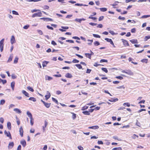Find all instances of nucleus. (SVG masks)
I'll return each instance as SVG.
<instances>
[{
    "label": "nucleus",
    "mask_w": 150,
    "mask_h": 150,
    "mask_svg": "<svg viewBox=\"0 0 150 150\" xmlns=\"http://www.w3.org/2000/svg\"><path fill=\"white\" fill-rule=\"evenodd\" d=\"M108 62V61L107 60L105 59H101L100 61V62L102 63V62Z\"/></svg>",
    "instance_id": "nucleus-51"
},
{
    "label": "nucleus",
    "mask_w": 150,
    "mask_h": 150,
    "mask_svg": "<svg viewBox=\"0 0 150 150\" xmlns=\"http://www.w3.org/2000/svg\"><path fill=\"white\" fill-rule=\"evenodd\" d=\"M10 41L11 43L12 44H13L16 42V40L14 35H12L11 36Z\"/></svg>",
    "instance_id": "nucleus-6"
},
{
    "label": "nucleus",
    "mask_w": 150,
    "mask_h": 150,
    "mask_svg": "<svg viewBox=\"0 0 150 150\" xmlns=\"http://www.w3.org/2000/svg\"><path fill=\"white\" fill-rule=\"evenodd\" d=\"M150 17V15H143L142 16L141 18H146L148 17Z\"/></svg>",
    "instance_id": "nucleus-34"
},
{
    "label": "nucleus",
    "mask_w": 150,
    "mask_h": 150,
    "mask_svg": "<svg viewBox=\"0 0 150 150\" xmlns=\"http://www.w3.org/2000/svg\"><path fill=\"white\" fill-rule=\"evenodd\" d=\"M13 110L18 113H21L22 112L18 108H14L13 109Z\"/></svg>",
    "instance_id": "nucleus-17"
},
{
    "label": "nucleus",
    "mask_w": 150,
    "mask_h": 150,
    "mask_svg": "<svg viewBox=\"0 0 150 150\" xmlns=\"http://www.w3.org/2000/svg\"><path fill=\"white\" fill-rule=\"evenodd\" d=\"M40 11L39 9H36L32 10H31V12L32 13H33V12H37V11Z\"/></svg>",
    "instance_id": "nucleus-52"
},
{
    "label": "nucleus",
    "mask_w": 150,
    "mask_h": 150,
    "mask_svg": "<svg viewBox=\"0 0 150 150\" xmlns=\"http://www.w3.org/2000/svg\"><path fill=\"white\" fill-rule=\"evenodd\" d=\"M118 19L120 20H124L125 19V18L124 17H122L120 16H119Z\"/></svg>",
    "instance_id": "nucleus-48"
},
{
    "label": "nucleus",
    "mask_w": 150,
    "mask_h": 150,
    "mask_svg": "<svg viewBox=\"0 0 150 150\" xmlns=\"http://www.w3.org/2000/svg\"><path fill=\"white\" fill-rule=\"evenodd\" d=\"M5 100H1L0 101V104L1 105H3L5 103Z\"/></svg>",
    "instance_id": "nucleus-46"
},
{
    "label": "nucleus",
    "mask_w": 150,
    "mask_h": 150,
    "mask_svg": "<svg viewBox=\"0 0 150 150\" xmlns=\"http://www.w3.org/2000/svg\"><path fill=\"white\" fill-rule=\"evenodd\" d=\"M19 132H20V134L21 137L23 136V130L22 126H21L19 128Z\"/></svg>",
    "instance_id": "nucleus-7"
},
{
    "label": "nucleus",
    "mask_w": 150,
    "mask_h": 150,
    "mask_svg": "<svg viewBox=\"0 0 150 150\" xmlns=\"http://www.w3.org/2000/svg\"><path fill=\"white\" fill-rule=\"evenodd\" d=\"M122 149L121 147H115L113 148L112 150H122Z\"/></svg>",
    "instance_id": "nucleus-36"
},
{
    "label": "nucleus",
    "mask_w": 150,
    "mask_h": 150,
    "mask_svg": "<svg viewBox=\"0 0 150 150\" xmlns=\"http://www.w3.org/2000/svg\"><path fill=\"white\" fill-rule=\"evenodd\" d=\"M27 89L29 90L30 91L33 92L34 91V89H33V88L29 86H28L27 87Z\"/></svg>",
    "instance_id": "nucleus-32"
},
{
    "label": "nucleus",
    "mask_w": 150,
    "mask_h": 150,
    "mask_svg": "<svg viewBox=\"0 0 150 150\" xmlns=\"http://www.w3.org/2000/svg\"><path fill=\"white\" fill-rule=\"evenodd\" d=\"M22 92L27 97H29V94L27 92H26L25 91L22 90Z\"/></svg>",
    "instance_id": "nucleus-13"
},
{
    "label": "nucleus",
    "mask_w": 150,
    "mask_h": 150,
    "mask_svg": "<svg viewBox=\"0 0 150 150\" xmlns=\"http://www.w3.org/2000/svg\"><path fill=\"white\" fill-rule=\"evenodd\" d=\"M93 36L95 38H100V36L96 34H93Z\"/></svg>",
    "instance_id": "nucleus-45"
},
{
    "label": "nucleus",
    "mask_w": 150,
    "mask_h": 150,
    "mask_svg": "<svg viewBox=\"0 0 150 150\" xmlns=\"http://www.w3.org/2000/svg\"><path fill=\"white\" fill-rule=\"evenodd\" d=\"M99 127L97 125L93 126L91 127H88V129H98Z\"/></svg>",
    "instance_id": "nucleus-11"
},
{
    "label": "nucleus",
    "mask_w": 150,
    "mask_h": 150,
    "mask_svg": "<svg viewBox=\"0 0 150 150\" xmlns=\"http://www.w3.org/2000/svg\"><path fill=\"white\" fill-rule=\"evenodd\" d=\"M137 0H126L125 2L126 3H128L130 1H132L133 2H135Z\"/></svg>",
    "instance_id": "nucleus-41"
},
{
    "label": "nucleus",
    "mask_w": 150,
    "mask_h": 150,
    "mask_svg": "<svg viewBox=\"0 0 150 150\" xmlns=\"http://www.w3.org/2000/svg\"><path fill=\"white\" fill-rule=\"evenodd\" d=\"M149 39H150V36H146L145 38V41H147Z\"/></svg>",
    "instance_id": "nucleus-57"
},
{
    "label": "nucleus",
    "mask_w": 150,
    "mask_h": 150,
    "mask_svg": "<svg viewBox=\"0 0 150 150\" xmlns=\"http://www.w3.org/2000/svg\"><path fill=\"white\" fill-rule=\"evenodd\" d=\"M13 57V54H11L10 55L9 57L8 62H11L12 60Z\"/></svg>",
    "instance_id": "nucleus-21"
},
{
    "label": "nucleus",
    "mask_w": 150,
    "mask_h": 150,
    "mask_svg": "<svg viewBox=\"0 0 150 150\" xmlns=\"http://www.w3.org/2000/svg\"><path fill=\"white\" fill-rule=\"evenodd\" d=\"M7 127L8 129L11 130V125L10 122H8L7 123Z\"/></svg>",
    "instance_id": "nucleus-19"
},
{
    "label": "nucleus",
    "mask_w": 150,
    "mask_h": 150,
    "mask_svg": "<svg viewBox=\"0 0 150 150\" xmlns=\"http://www.w3.org/2000/svg\"><path fill=\"white\" fill-rule=\"evenodd\" d=\"M71 113L72 114V118L73 120L75 119L76 118V115L73 112H71Z\"/></svg>",
    "instance_id": "nucleus-28"
},
{
    "label": "nucleus",
    "mask_w": 150,
    "mask_h": 150,
    "mask_svg": "<svg viewBox=\"0 0 150 150\" xmlns=\"http://www.w3.org/2000/svg\"><path fill=\"white\" fill-rule=\"evenodd\" d=\"M14 145V143L13 142H10L8 144V148L9 149H12L13 146Z\"/></svg>",
    "instance_id": "nucleus-12"
},
{
    "label": "nucleus",
    "mask_w": 150,
    "mask_h": 150,
    "mask_svg": "<svg viewBox=\"0 0 150 150\" xmlns=\"http://www.w3.org/2000/svg\"><path fill=\"white\" fill-rule=\"evenodd\" d=\"M4 134L7 137H8L10 139H12V137L11 134L9 131L7 132L6 130H5L4 132Z\"/></svg>",
    "instance_id": "nucleus-4"
},
{
    "label": "nucleus",
    "mask_w": 150,
    "mask_h": 150,
    "mask_svg": "<svg viewBox=\"0 0 150 150\" xmlns=\"http://www.w3.org/2000/svg\"><path fill=\"white\" fill-rule=\"evenodd\" d=\"M91 69H87V71L86 72V73H88V74H89L91 72Z\"/></svg>",
    "instance_id": "nucleus-61"
},
{
    "label": "nucleus",
    "mask_w": 150,
    "mask_h": 150,
    "mask_svg": "<svg viewBox=\"0 0 150 150\" xmlns=\"http://www.w3.org/2000/svg\"><path fill=\"white\" fill-rule=\"evenodd\" d=\"M121 40H122V41L123 43V45L125 46H129V44L128 41L127 40L123 39H122Z\"/></svg>",
    "instance_id": "nucleus-5"
},
{
    "label": "nucleus",
    "mask_w": 150,
    "mask_h": 150,
    "mask_svg": "<svg viewBox=\"0 0 150 150\" xmlns=\"http://www.w3.org/2000/svg\"><path fill=\"white\" fill-rule=\"evenodd\" d=\"M118 99L117 98H115L114 99H111L110 100H109V101L111 102H115L117 101L118 100Z\"/></svg>",
    "instance_id": "nucleus-30"
},
{
    "label": "nucleus",
    "mask_w": 150,
    "mask_h": 150,
    "mask_svg": "<svg viewBox=\"0 0 150 150\" xmlns=\"http://www.w3.org/2000/svg\"><path fill=\"white\" fill-rule=\"evenodd\" d=\"M49 62H47L46 61H44L43 62L42 65L43 67H45L46 66V65L48 64Z\"/></svg>",
    "instance_id": "nucleus-23"
},
{
    "label": "nucleus",
    "mask_w": 150,
    "mask_h": 150,
    "mask_svg": "<svg viewBox=\"0 0 150 150\" xmlns=\"http://www.w3.org/2000/svg\"><path fill=\"white\" fill-rule=\"evenodd\" d=\"M29 27V25H27L24 26L23 27V28L25 29H28Z\"/></svg>",
    "instance_id": "nucleus-60"
},
{
    "label": "nucleus",
    "mask_w": 150,
    "mask_h": 150,
    "mask_svg": "<svg viewBox=\"0 0 150 150\" xmlns=\"http://www.w3.org/2000/svg\"><path fill=\"white\" fill-rule=\"evenodd\" d=\"M78 148L79 150H83V148L82 146H78Z\"/></svg>",
    "instance_id": "nucleus-58"
},
{
    "label": "nucleus",
    "mask_w": 150,
    "mask_h": 150,
    "mask_svg": "<svg viewBox=\"0 0 150 150\" xmlns=\"http://www.w3.org/2000/svg\"><path fill=\"white\" fill-rule=\"evenodd\" d=\"M65 76L67 78H71L72 77V76L71 74L68 73L66 74Z\"/></svg>",
    "instance_id": "nucleus-14"
},
{
    "label": "nucleus",
    "mask_w": 150,
    "mask_h": 150,
    "mask_svg": "<svg viewBox=\"0 0 150 150\" xmlns=\"http://www.w3.org/2000/svg\"><path fill=\"white\" fill-rule=\"evenodd\" d=\"M141 62H144L146 63H147L148 59H142L141 60Z\"/></svg>",
    "instance_id": "nucleus-47"
},
{
    "label": "nucleus",
    "mask_w": 150,
    "mask_h": 150,
    "mask_svg": "<svg viewBox=\"0 0 150 150\" xmlns=\"http://www.w3.org/2000/svg\"><path fill=\"white\" fill-rule=\"evenodd\" d=\"M4 39H2L0 41V51L1 52H2L3 50V48H4Z\"/></svg>",
    "instance_id": "nucleus-1"
},
{
    "label": "nucleus",
    "mask_w": 150,
    "mask_h": 150,
    "mask_svg": "<svg viewBox=\"0 0 150 150\" xmlns=\"http://www.w3.org/2000/svg\"><path fill=\"white\" fill-rule=\"evenodd\" d=\"M45 78L46 80H47L48 81H50L52 79V77L48 76H45Z\"/></svg>",
    "instance_id": "nucleus-26"
},
{
    "label": "nucleus",
    "mask_w": 150,
    "mask_h": 150,
    "mask_svg": "<svg viewBox=\"0 0 150 150\" xmlns=\"http://www.w3.org/2000/svg\"><path fill=\"white\" fill-rule=\"evenodd\" d=\"M11 78L12 79H15L17 78V76L15 75L14 74H12L11 75Z\"/></svg>",
    "instance_id": "nucleus-56"
},
{
    "label": "nucleus",
    "mask_w": 150,
    "mask_h": 150,
    "mask_svg": "<svg viewBox=\"0 0 150 150\" xmlns=\"http://www.w3.org/2000/svg\"><path fill=\"white\" fill-rule=\"evenodd\" d=\"M123 105L124 106L126 105L127 107H129L130 106V104L129 103H123Z\"/></svg>",
    "instance_id": "nucleus-40"
},
{
    "label": "nucleus",
    "mask_w": 150,
    "mask_h": 150,
    "mask_svg": "<svg viewBox=\"0 0 150 150\" xmlns=\"http://www.w3.org/2000/svg\"><path fill=\"white\" fill-rule=\"evenodd\" d=\"M50 93L48 91H47V95L45 96L46 100H47L50 97Z\"/></svg>",
    "instance_id": "nucleus-8"
},
{
    "label": "nucleus",
    "mask_w": 150,
    "mask_h": 150,
    "mask_svg": "<svg viewBox=\"0 0 150 150\" xmlns=\"http://www.w3.org/2000/svg\"><path fill=\"white\" fill-rule=\"evenodd\" d=\"M119 2L117 1H115L113 4H111V5L114 6H117V4L119 3Z\"/></svg>",
    "instance_id": "nucleus-44"
},
{
    "label": "nucleus",
    "mask_w": 150,
    "mask_h": 150,
    "mask_svg": "<svg viewBox=\"0 0 150 150\" xmlns=\"http://www.w3.org/2000/svg\"><path fill=\"white\" fill-rule=\"evenodd\" d=\"M42 13L41 12H38L34 13L32 16V17L34 18L37 16L41 17L42 16Z\"/></svg>",
    "instance_id": "nucleus-2"
},
{
    "label": "nucleus",
    "mask_w": 150,
    "mask_h": 150,
    "mask_svg": "<svg viewBox=\"0 0 150 150\" xmlns=\"http://www.w3.org/2000/svg\"><path fill=\"white\" fill-rule=\"evenodd\" d=\"M15 82H12L11 83V87L13 91L14 90V86H15Z\"/></svg>",
    "instance_id": "nucleus-20"
},
{
    "label": "nucleus",
    "mask_w": 150,
    "mask_h": 150,
    "mask_svg": "<svg viewBox=\"0 0 150 150\" xmlns=\"http://www.w3.org/2000/svg\"><path fill=\"white\" fill-rule=\"evenodd\" d=\"M94 45L95 46H97L100 45V43L97 41H96L93 43Z\"/></svg>",
    "instance_id": "nucleus-33"
},
{
    "label": "nucleus",
    "mask_w": 150,
    "mask_h": 150,
    "mask_svg": "<svg viewBox=\"0 0 150 150\" xmlns=\"http://www.w3.org/2000/svg\"><path fill=\"white\" fill-rule=\"evenodd\" d=\"M75 65L79 69H81L82 68V66L80 64H76Z\"/></svg>",
    "instance_id": "nucleus-37"
},
{
    "label": "nucleus",
    "mask_w": 150,
    "mask_h": 150,
    "mask_svg": "<svg viewBox=\"0 0 150 150\" xmlns=\"http://www.w3.org/2000/svg\"><path fill=\"white\" fill-rule=\"evenodd\" d=\"M52 101L54 102L55 103H57V104H58V101L55 98L52 97Z\"/></svg>",
    "instance_id": "nucleus-38"
},
{
    "label": "nucleus",
    "mask_w": 150,
    "mask_h": 150,
    "mask_svg": "<svg viewBox=\"0 0 150 150\" xmlns=\"http://www.w3.org/2000/svg\"><path fill=\"white\" fill-rule=\"evenodd\" d=\"M47 27L49 29H51L52 30H53L54 29L51 26H50L49 25H47Z\"/></svg>",
    "instance_id": "nucleus-62"
},
{
    "label": "nucleus",
    "mask_w": 150,
    "mask_h": 150,
    "mask_svg": "<svg viewBox=\"0 0 150 150\" xmlns=\"http://www.w3.org/2000/svg\"><path fill=\"white\" fill-rule=\"evenodd\" d=\"M29 100L33 101V102H35L36 101V99L34 97H30L29 98Z\"/></svg>",
    "instance_id": "nucleus-31"
},
{
    "label": "nucleus",
    "mask_w": 150,
    "mask_h": 150,
    "mask_svg": "<svg viewBox=\"0 0 150 150\" xmlns=\"http://www.w3.org/2000/svg\"><path fill=\"white\" fill-rule=\"evenodd\" d=\"M82 113L85 115H89L90 114L89 112L87 111H85L82 112Z\"/></svg>",
    "instance_id": "nucleus-27"
},
{
    "label": "nucleus",
    "mask_w": 150,
    "mask_h": 150,
    "mask_svg": "<svg viewBox=\"0 0 150 150\" xmlns=\"http://www.w3.org/2000/svg\"><path fill=\"white\" fill-rule=\"evenodd\" d=\"M88 108V106H85L82 108L81 110H86V109H87Z\"/></svg>",
    "instance_id": "nucleus-43"
},
{
    "label": "nucleus",
    "mask_w": 150,
    "mask_h": 150,
    "mask_svg": "<svg viewBox=\"0 0 150 150\" xmlns=\"http://www.w3.org/2000/svg\"><path fill=\"white\" fill-rule=\"evenodd\" d=\"M37 31L38 33L40 35H42L43 34L42 31L40 30H38Z\"/></svg>",
    "instance_id": "nucleus-64"
},
{
    "label": "nucleus",
    "mask_w": 150,
    "mask_h": 150,
    "mask_svg": "<svg viewBox=\"0 0 150 150\" xmlns=\"http://www.w3.org/2000/svg\"><path fill=\"white\" fill-rule=\"evenodd\" d=\"M27 114L30 118L33 117L32 114L29 111H28L27 112Z\"/></svg>",
    "instance_id": "nucleus-22"
},
{
    "label": "nucleus",
    "mask_w": 150,
    "mask_h": 150,
    "mask_svg": "<svg viewBox=\"0 0 150 150\" xmlns=\"http://www.w3.org/2000/svg\"><path fill=\"white\" fill-rule=\"evenodd\" d=\"M51 44L54 46H55L57 45L56 43L54 40L52 41Z\"/></svg>",
    "instance_id": "nucleus-54"
},
{
    "label": "nucleus",
    "mask_w": 150,
    "mask_h": 150,
    "mask_svg": "<svg viewBox=\"0 0 150 150\" xmlns=\"http://www.w3.org/2000/svg\"><path fill=\"white\" fill-rule=\"evenodd\" d=\"M115 78L120 80H122L123 79V77L121 76H117L115 77Z\"/></svg>",
    "instance_id": "nucleus-53"
},
{
    "label": "nucleus",
    "mask_w": 150,
    "mask_h": 150,
    "mask_svg": "<svg viewBox=\"0 0 150 150\" xmlns=\"http://www.w3.org/2000/svg\"><path fill=\"white\" fill-rule=\"evenodd\" d=\"M4 119L3 117L0 118V122L2 123H3L4 122Z\"/></svg>",
    "instance_id": "nucleus-63"
},
{
    "label": "nucleus",
    "mask_w": 150,
    "mask_h": 150,
    "mask_svg": "<svg viewBox=\"0 0 150 150\" xmlns=\"http://www.w3.org/2000/svg\"><path fill=\"white\" fill-rule=\"evenodd\" d=\"M129 41L132 44L138 43V41L137 39H132L130 40Z\"/></svg>",
    "instance_id": "nucleus-15"
},
{
    "label": "nucleus",
    "mask_w": 150,
    "mask_h": 150,
    "mask_svg": "<svg viewBox=\"0 0 150 150\" xmlns=\"http://www.w3.org/2000/svg\"><path fill=\"white\" fill-rule=\"evenodd\" d=\"M126 74L129 75H133V73L130 70H127L126 71Z\"/></svg>",
    "instance_id": "nucleus-16"
},
{
    "label": "nucleus",
    "mask_w": 150,
    "mask_h": 150,
    "mask_svg": "<svg viewBox=\"0 0 150 150\" xmlns=\"http://www.w3.org/2000/svg\"><path fill=\"white\" fill-rule=\"evenodd\" d=\"M41 101L43 103L44 105L47 108H49L50 106L51 103H46L44 101H43L42 100H41Z\"/></svg>",
    "instance_id": "nucleus-3"
},
{
    "label": "nucleus",
    "mask_w": 150,
    "mask_h": 150,
    "mask_svg": "<svg viewBox=\"0 0 150 150\" xmlns=\"http://www.w3.org/2000/svg\"><path fill=\"white\" fill-rule=\"evenodd\" d=\"M89 24L92 26H95L97 24L96 23L91 22L89 23Z\"/></svg>",
    "instance_id": "nucleus-55"
},
{
    "label": "nucleus",
    "mask_w": 150,
    "mask_h": 150,
    "mask_svg": "<svg viewBox=\"0 0 150 150\" xmlns=\"http://www.w3.org/2000/svg\"><path fill=\"white\" fill-rule=\"evenodd\" d=\"M86 19H84V18H80V19H78V18H76L75 19V21L76 22H78L79 23H81V21H85Z\"/></svg>",
    "instance_id": "nucleus-10"
},
{
    "label": "nucleus",
    "mask_w": 150,
    "mask_h": 150,
    "mask_svg": "<svg viewBox=\"0 0 150 150\" xmlns=\"http://www.w3.org/2000/svg\"><path fill=\"white\" fill-rule=\"evenodd\" d=\"M85 55L86 57L90 59H91V56L90 54L86 53H85Z\"/></svg>",
    "instance_id": "nucleus-24"
},
{
    "label": "nucleus",
    "mask_w": 150,
    "mask_h": 150,
    "mask_svg": "<svg viewBox=\"0 0 150 150\" xmlns=\"http://www.w3.org/2000/svg\"><path fill=\"white\" fill-rule=\"evenodd\" d=\"M79 62V61L77 60L76 59H73V60L72 61V62L73 63H78Z\"/></svg>",
    "instance_id": "nucleus-49"
},
{
    "label": "nucleus",
    "mask_w": 150,
    "mask_h": 150,
    "mask_svg": "<svg viewBox=\"0 0 150 150\" xmlns=\"http://www.w3.org/2000/svg\"><path fill=\"white\" fill-rule=\"evenodd\" d=\"M2 82L3 84H5L7 82V81L6 80H3L0 78V83Z\"/></svg>",
    "instance_id": "nucleus-29"
},
{
    "label": "nucleus",
    "mask_w": 150,
    "mask_h": 150,
    "mask_svg": "<svg viewBox=\"0 0 150 150\" xmlns=\"http://www.w3.org/2000/svg\"><path fill=\"white\" fill-rule=\"evenodd\" d=\"M30 124L32 126L33 125V124H34V120L33 118V117L30 118Z\"/></svg>",
    "instance_id": "nucleus-35"
},
{
    "label": "nucleus",
    "mask_w": 150,
    "mask_h": 150,
    "mask_svg": "<svg viewBox=\"0 0 150 150\" xmlns=\"http://www.w3.org/2000/svg\"><path fill=\"white\" fill-rule=\"evenodd\" d=\"M21 144L23 146L25 147L26 145V143L25 140H21L20 142Z\"/></svg>",
    "instance_id": "nucleus-9"
},
{
    "label": "nucleus",
    "mask_w": 150,
    "mask_h": 150,
    "mask_svg": "<svg viewBox=\"0 0 150 150\" xmlns=\"http://www.w3.org/2000/svg\"><path fill=\"white\" fill-rule=\"evenodd\" d=\"M101 69L102 71H103L104 72L106 73H107L108 72V71L107 69L105 68H101Z\"/></svg>",
    "instance_id": "nucleus-42"
},
{
    "label": "nucleus",
    "mask_w": 150,
    "mask_h": 150,
    "mask_svg": "<svg viewBox=\"0 0 150 150\" xmlns=\"http://www.w3.org/2000/svg\"><path fill=\"white\" fill-rule=\"evenodd\" d=\"M100 11L102 12H105L107 10V8H99Z\"/></svg>",
    "instance_id": "nucleus-25"
},
{
    "label": "nucleus",
    "mask_w": 150,
    "mask_h": 150,
    "mask_svg": "<svg viewBox=\"0 0 150 150\" xmlns=\"http://www.w3.org/2000/svg\"><path fill=\"white\" fill-rule=\"evenodd\" d=\"M105 40L107 41V42H110V44L113 42V41L111 39H109L108 38H106L105 39Z\"/></svg>",
    "instance_id": "nucleus-18"
},
{
    "label": "nucleus",
    "mask_w": 150,
    "mask_h": 150,
    "mask_svg": "<svg viewBox=\"0 0 150 150\" xmlns=\"http://www.w3.org/2000/svg\"><path fill=\"white\" fill-rule=\"evenodd\" d=\"M18 58L17 57H16L14 59V64L17 63L18 62Z\"/></svg>",
    "instance_id": "nucleus-39"
},
{
    "label": "nucleus",
    "mask_w": 150,
    "mask_h": 150,
    "mask_svg": "<svg viewBox=\"0 0 150 150\" xmlns=\"http://www.w3.org/2000/svg\"><path fill=\"white\" fill-rule=\"evenodd\" d=\"M16 119H17V125H20V121L19 120L18 118L17 117H16Z\"/></svg>",
    "instance_id": "nucleus-59"
},
{
    "label": "nucleus",
    "mask_w": 150,
    "mask_h": 150,
    "mask_svg": "<svg viewBox=\"0 0 150 150\" xmlns=\"http://www.w3.org/2000/svg\"><path fill=\"white\" fill-rule=\"evenodd\" d=\"M12 12L13 14L16 15H18L19 14L16 11L13 10L12 11Z\"/></svg>",
    "instance_id": "nucleus-50"
}]
</instances>
